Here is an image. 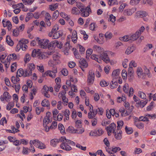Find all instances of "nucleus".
<instances>
[{
    "label": "nucleus",
    "instance_id": "1",
    "mask_svg": "<svg viewBox=\"0 0 156 156\" xmlns=\"http://www.w3.org/2000/svg\"><path fill=\"white\" fill-rule=\"evenodd\" d=\"M63 139L62 141V143L60 145L61 148L66 151L71 150L72 148L69 145L74 146L76 144L75 143L69 140L66 139L65 137H63Z\"/></svg>",
    "mask_w": 156,
    "mask_h": 156
},
{
    "label": "nucleus",
    "instance_id": "2",
    "mask_svg": "<svg viewBox=\"0 0 156 156\" xmlns=\"http://www.w3.org/2000/svg\"><path fill=\"white\" fill-rule=\"evenodd\" d=\"M144 30V27L142 26L135 34L129 35V37H130L129 40H130V41H134L136 40Z\"/></svg>",
    "mask_w": 156,
    "mask_h": 156
},
{
    "label": "nucleus",
    "instance_id": "3",
    "mask_svg": "<svg viewBox=\"0 0 156 156\" xmlns=\"http://www.w3.org/2000/svg\"><path fill=\"white\" fill-rule=\"evenodd\" d=\"M40 38L37 37L36 38V41L38 42L39 45L41 47L44 49L48 48V44L49 41L47 39H40Z\"/></svg>",
    "mask_w": 156,
    "mask_h": 156
},
{
    "label": "nucleus",
    "instance_id": "4",
    "mask_svg": "<svg viewBox=\"0 0 156 156\" xmlns=\"http://www.w3.org/2000/svg\"><path fill=\"white\" fill-rule=\"evenodd\" d=\"M133 98L134 101L136 102V106L137 107H140L143 108L147 103V100L144 101H140L139 99H138V98L135 95H134Z\"/></svg>",
    "mask_w": 156,
    "mask_h": 156
},
{
    "label": "nucleus",
    "instance_id": "5",
    "mask_svg": "<svg viewBox=\"0 0 156 156\" xmlns=\"http://www.w3.org/2000/svg\"><path fill=\"white\" fill-rule=\"evenodd\" d=\"M95 75L92 70H90L87 76V82L89 85L92 84L94 81Z\"/></svg>",
    "mask_w": 156,
    "mask_h": 156
},
{
    "label": "nucleus",
    "instance_id": "6",
    "mask_svg": "<svg viewBox=\"0 0 156 156\" xmlns=\"http://www.w3.org/2000/svg\"><path fill=\"white\" fill-rule=\"evenodd\" d=\"M82 12L81 15L82 16L87 17L90 14V12H91L90 8V6H87L86 8L85 7L81 11Z\"/></svg>",
    "mask_w": 156,
    "mask_h": 156
},
{
    "label": "nucleus",
    "instance_id": "7",
    "mask_svg": "<svg viewBox=\"0 0 156 156\" xmlns=\"http://www.w3.org/2000/svg\"><path fill=\"white\" fill-rule=\"evenodd\" d=\"M56 69L54 70L53 71H48L46 72L44 74H43V76L44 77L45 76H49L52 78H54L56 76L55 73H57Z\"/></svg>",
    "mask_w": 156,
    "mask_h": 156
},
{
    "label": "nucleus",
    "instance_id": "8",
    "mask_svg": "<svg viewBox=\"0 0 156 156\" xmlns=\"http://www.w3.org/2000/svg\"><path fill=\"white\" fill-rule=\"evenodd\" d=\"M116 128L115 124L114 123H112L110 124L108 126H107L106 128V129L107 131L109 130L110 133H112V132L113 133H115V132Z\"/></svg>",
    "mask_w": 156,
    "mask_h": 156
},
{
    "label": "nucleus",
    "instance_id": "9",
    "mask_svg": "<svg viewBox=\"0 0 156 156\" xmlns=\"http://www.w3.org/2000/svg\"><path fill=\"white\" fill-rule=\"evenodd\" d=\"M35 144V147L41 149H44L46 148L45 145L41 142L37 140H34Z\"/></svg>",
    "mask_w": 156,
    "mask_h": 156
},
{
    "label": "nucleus",
    "instance_id": "10",
    "mask_svg": "<svg viewBox=\"0 0 156 156\" xmlns=\"http://www.w3.org/2000/svg\"><path fill=\"white\" fill-rule=\"evenodd\" d=\"M99 57H101V59L106 63H108L110 62V59L108 56V55L105 52H104L102 54H101Z\"/></svg>",
    "mask_w": 156,
    "mask_h": 156
},
{
    "label": "nucleus",
    "instance_id": "11",
    "mask_svg": "<svg viewBox=\"0 0 156 156\" xmlns=\"http://www.w3.org/2000/svg\"><path fill=\"white\" fill-rule=\"evenodd\" d=\"M120 72V70L119 69L114 70L112 74V79L117 80L119 78V75Z\"/></svg>",
    "mask_w": 156,
    "mask_h": 156
},
{
    "label": "nucleus",
    "instance_id": "12",
    "mask_svg": "<svg viewBox=\"0 0 156 156\" xmlns=\"http://www.w3.org/2000/svg\"><path fill=\"white\" fill-rule=\"evenodd\" d=\"M62 139H63L62 137L58 139H52L51 141V144L53 147H55L58 143L62 142Z\"/></svg>",
    "mask_w": 156,
    "mask_h": 156
},
{
    "label": "nucleus",
    "instance_id": "13",
    "mask_svg": "<svg viewBox=\"0 0 156 156\" xmlns=\"http://www.w3.org/2000/svg\"><path fill=\"white\" fill-rule=\"evenodd\" d=\"M59 44V42L56 40H55L50 42L49 43H48V48H49L51 47H55Z\"/></svg>",
    "mask_w": 156,
    "mask_h": 156
},
{
    "label": "nucleus",
    "instance_id": "14",
    "mask_svg": "<svg viewBox=\"0 0 156 156\" xmlns=\"http://www.w3.org/2000/svg\"><path fill=\"white\" fill-rule=\"evenodd\" d=\"M117 81V80L112 79V80L111 81L110 84V87L112 89L116 88L118 85V83Z\"/></svg>",
    "mask_w": 156,
    "mask_h": 156
},
{
    "label": "nucleus",
    "instance_id": "15",
    "mask_svg": "<svg viewBox=\"0 0 156 156\" xmlns=\"http://www.w3.org/2000/svg\"><path fill=\"white\" fill-rule=\"evenodd\" d=\"M62 33L61 31H58L55 32L53 36V38L54 39H57L59 38L60 37L62 36Z\"/></svg>",
    "mask_w": 156,
    "mask_h": 156
},
{
    "label": "nucleus",
    "instance_id": "16",
    "mask_svg": "<svg viewBox=\"0 0 156 156\" xmlns=\"http://www.w3.org/2000/svg\"><path fill=\"white\" fill-rule=\"evenodd\" d=\"M134 12V10L133 9H127L125 10L124 11V15H127V16L131 15Z\"/></svg>",
    "mask_w": 156,
    "mask_h": 156
},
{
    "label": "nucleus",
    "instance_id": "17",
    "mask_svg": "<svg viewBox=\"0 0 156 156\" xmlns=\"http://www.w3.org/2000/svg\"><path fill=\"white\" fill-rule=\"evenodd\" d=\"M137 15L138 16H139L141 17H143L147 16V13L145 11H138L137 12Z\"/></svg>",
    "mask_w": 156,
    "mask_h": 156
},
{
    "label": "nucleus",
    "instance_id": "18",
    "mask_svg": "<svg viewBox=\"0 0 156 156\" xmlns=\"http://www.w3.org/2000/svg\"><path fill=\"white\" fill-rule=\"evenodd\" d=\"M17 58V56L15 54H13L9 55L7 57V60L9 62L11 59L15 60Z\"/></svg>",
    "mask_w": 156,
    "mask_h": 156
},
{
    "label": "nucleus",
    "instance_id": "19",
    "mask_svg": "<svg viewBox=\"0 0 156 156\" xmlns=\"http://www.w3.org/2000/svg\"><path fill=\"white\" fill-rule=\"evenodd\" d=\"M80 64L84 67H87L88 66V64L86 61L83 58H81L79 62Z\"/></svg>",
    "mask_w": 156,
    "mask_h": 156
},
{
    "label": "nucleus",
    "instance_id": "20",
    "mask_svg": "<svg viewBox=\"0 0 156 156\" xmlns=\"http://www.w3.org/2000/svg\"><path fill=\"white\" fill-rule=\"evenodd\" d=\"M76 129L72 126H69L66 130V131L70 133H75Z\"/></svg>",
    "mask_w": 156,
    "mask_h": 156
},
{
    "label": "nucleus",
    "instance_id": "21",
    "mask_svg": "<svg viewBox=\"0 0 156 156\" xmlns=\"http://www.w3.org/2000/svg\"><path fill=\"white\" fill-rule=\"evenodd\" d=\"M71 38L72 41L74 43H75L76 42L77 37V35L76 34V33L75 31V32H73Z\"/></svg>",
    "mask_w": 156,
    "mask_h": 156
},
{
    "label": "nucleus",
    "instance_id": "22",
    "mask_svg": "<svg viewBox=\"0 0 156 156\" xmlns=\"http://www.w3.org/2000/svg\"><path fill=\"white\" fill-rule=\"evenodd\" d=\"M93 48L94 50L95 51H96L98 53H101L104 50L103 48H101L100 47L97 45H94Z\"/></svg>",
    "mask_w": 156,
    "mask_h": 156
},
{
    "label": "nucleus",
    "instance_id": "23",
    "mask_svg": "<svg viewBox=\"0 0 156 156\" xmlns=\"http://www.w3.org/2000/svg\"><path fill=\"white\" fill-rule=\"evenodd\" d=\"M122 131L121 130H120L119 133H118V132H117V133H116V132H115V133H114L115 138L118 140L121 139L122 138Z\"/></svg>",
    "mask_w": 156,
    "mask_h": 156
},
{
    "label": "nucleus",
    "instance_id": "24",
    "mask_svg": "<svg viewBox=\"0 0 156 156\" xmlns=\"http://www.w3.org/2000/svg\"><path fill=\"white\" fill-rule=\"evenodd\" d=\"M6 41L7 43L10 46H12L13 45V42L9 36H7L6 38Z\"/></svg>",
    "mask_w": 156,
    "mask_h": 156
},
{
    "label": "nucleus",
    "instance_id": "25",
    "mask_svg": "<svg viewBox=\"0 0 156 156\" xmlns=\"http://www.w3.org/2000/svg\"><path fill=\"white\" fill-rule=\"evenodd\" d=\"M133 68L129 67L128 71V76L131 77L133 76Z\"/></svg>",
    "mask_w": 156,
    "mask_h": 156
},
{
    "label": "nucleus",
    "instance_id": "26",
    "mask_svg": "<svg viewBox=\"0 0 156 156\" xmlns=\"http://www.w3.org/2000/svg\"><path fill=\"white\" fill-rule=\"evenodd\" d=\"M41 105L43 107H49L50 104L49 102V101L48 100H46V99H44L41 102Z\"/></svg>",
    "mask_w": 156,
    "mask_h": 156
},
{
    "label": "nucleus",
    "instance_id": "27",
    "mask_svg": "<svg viewBox=\"0 0 156 156\" xmlns=\"http://www.w3.org/2000/svg\"><path fill=\"white\" fill-rule=\"evenodd\" d=\"M16 75H18V76L19 77H21L22 76L24 77V71H23L22 69L20 68L17 71Z\"/></svg>",
    "mask_w": 156,
    "mask_h": 156
},
{
    "label": "nucleus",
    "instance_id": "28",
    "mask_svg": "<svg viewBox=\"0 0 156 156\" xmlns=\"http://www.w3.org/2000/svg\"><path fill=\"white\" fill-rule=\"evenodd\" d=\"M32 71L30 70V69L27 68L24 71V77L29 76L31 75Z\"/></svg>",
    "mask_w": 156,
    "mask_h": 156
},
{
    "label": "nucleus",
    "instance_id": "29",
    "mask_svg": "<svg viewBox=\"0 0 156 156\" xmlns=\"http://www.w3.org/2000/svg\"><path fill=\"white\" fill-rule=\"evenodd\" d=\"M80 12V10L77 8L74 7L72 8L71 11V13L72 14L77 15L79 14Z\"/></svg>",
    "mask_w": 156,
    "mask_h": 156
},
{
    "label": "nucleus",
    "instance_id": "30",
    "mask_svg": "<svg viewBox=\"0 0 156 156\" xmlns=\"http://www.w3.org/2000/svg\"><path fill=\"white\" fill-rule=\"evenodd\" d=\"M59 14V12L58 10L55 11L53 14L52 19L55 20L58 17Z\"/></svg>",
    "mask_w": 156,
    "mask_h": 156
},
{
    "label": "nucleus",
    "instance_id": "31",
    "mask_svg": "<svg viewBox=\"0 0 156 156\" xmlns=\"http://www.w3.org/2000/svg\"><path fill=\"white\" fill-rule=\"evenodd\" d=\"M134 50L133 47H128L126 50L125 53L126 54L129 55Z\"/></svg>",
    "mask_w": 156,
    "mask_h": 156
},
{
    "label": "nucleus",
    "instance_id": "32",
    "mask_svg": "<svg viewBox=\"0 0 156 156\" xmlns=\"http://www.w3.org/2000/svg\"><path fill=\"white\" fill-rule=\"evenodd\" d=\"M118 126L117 127V130H119L122 127L123 124V122L122 121H119L117 122Z\"/></svg>",
    "mask_w": 156,
    "mask_h": 156
},
{
    "label": "nucleus",
    "instance_id": "33",
    "mask_svg": "<svg viewBox=\"0 0 156 156\" xmlns=\"http://www.w3.org/2000/svg\"><path fill=\"white\" fill-rule=\"evenodd\" d=\"M50 122L49 119L44 117L43 119V126L44 127H46L47 125Z\"/></svg>",
    "mask_w": 156,
    "mask_h": 156
},
{
    "label": "nucleus",
    "instance_id": "34",
    "mask_svg": "<svg viewBox=\"0 0 156 156\" xmlns=\"http://www.w3.org/2000/svg\"><path fill=\"white\" fill-rule=\"evenodd\" d=\"M30 147L31 148L30 149V151H33L34 152L35 151V150L34 149V146H33V144H34V145L35 141L34 140H31L30 142Z\"/></svg>",
    "mask_w": 156,
    "mask_h": 156
},
{
    "label": "nucleus",
    "instance_id": "35",
    "mask_svg": "<svg viewBox=\"0 0 156 156\" xmlns=\"http://www.w3.org/2000/svg\"><path fill=\"white\" fill-rule=\"evenodd\" d=\"M129 35L128 36H124L123 37H120L119 39L121 41H123L125 42L130 41L129 40Z\"/></svg>",
    "mask_w": 156,
    "mask_h": 156
},
{
    "label": "nucleus",
    "instance_id": "36",
    "mask_svg": "<svg viewBox=\"0 0 156 156\" xmlns=\"http://www.w3.org/2000/svg\"><path fill=\"white\" fill-rule=\"evenodd\" d=\"M129 89V85L128 83H126L123 87V90L125 93H128V92Z\"/></svg>",
    "mask_w": 156,
    "mask_h": 156
},
{
    "label": "nucleus",
    "instance_id": "37",
    "mask_svg": "<svg viewBox=\"0 0 156 156\" xmlns=\"http://www.w3.org/2000/svg\"><path fill=\"white\" fill-rule=\"evenodd\" d=\"M3 96H4L5 100L8 102V99L11 98V96L9 93L5 91L3 93Z\"/></svg>",
    "mask_w": 156,
    "mask_h": 156
},
{
    "label": "nucleus",
    "instance_id": "38",
    "mask_svg": "<svg viewBox=\"0 0 156 156\" xmlns=\"http://www.w3.org/2000/svg\"><path fill=\"white\" fill-rule=\"evenodd\" d=\"M125 129L126 133L128 134H130L132 133L133 131L132 128H128L127 126H126Z\"/></svg>",
    "mask_w": 156,
    "mask_h": 156
},
{
    "label": "nucleus",
    "instance_id": "39",
    "mask_svg": "<svg viewBox=\"0 0 156 156\" xmlns=\"http://www.w3.org/2000/svg\"><path fill=\"white\" fill-rule=\"evenodd\" d=\"M14 104L13 102H10L6 106L7 110H10L14 106Z\"/></svg>",
    "mask_w": 156,
    "mask_h": 156
},
{
    "label": "nucleus",
    "instance_id": "40",
    "mask_svg": "<svg viewBox=\"0 0 156 156\" xmlns=\"http://www.w3.org/2000/svg\"><path fill=\"white\" fill-rule=\"evenodd\" d=\"M121 149V148L119 147H112L111 151L113 154L116 153L118 151H120Z\"/></svg>",
    "mask_w": 156,
    "mask_h": 156
},
{
    "label": "nucleus",
    "instance_id": "41",
    "mask_svg": "<svg viewBox=\"0 0 156 156\" xmlns=\"http://www.w3.org/2000/svg\"><path fill=\"white\" fill-rule=\"evenodd\" d=\"M105 38L107 39H111L112 36V34L109 32H107L105 34Z\"/></svg>",
    "mask_w": 156,
    "mask_h": 156
},
{
    "label": "nucleus",
    "instance_id": "42",
    "mask_svg": "<svg viewBox=\"0 0 156 156\" xmlns=\"http://www.w3.org/2000/svg\"><path fill=\"white\" fill-rule=\"evenodd\" d=\"M58 129L60 130L61 133H64L65 132V128L63 125L61 123L58 124Z\"/></svg>",
    "mask_w": 156,
    "mask_h": 156
},
{
    "label": "nucleus",
    "instance_id": "43",
    "mask_svg": "<svg viewBox=\"0 0 156 156\" xmlns=\"http://www.w3.org/2000/svg\"><path fill=\"white\" fill-rule=\"evenodd\" d=\"M122 76L124 80L127 78V73L125 70L123 69L122 70Z\"/></svg>",
    "mask_w": 156,
    "mask_h": 156
},
{
    "label": "nucleus",
    "instance_id": "44",
    "mask_svg": "<svg viewBox=\"0 0 156 156\" xmlns=\"http://www.w3.org/2000/svg\"><path fill=\"white\" fill-rule=\"evenodd\" d=\"M31 57L30 55L27 54L24 58V61L26 63L28 62L30 60Z\"/></svg>",
    "mask_w": 156,
    "mask_h": 156
},
{
    "label": "nucleus",
    "instance_id": "45",
    "mask_svg": "<svg viewBox=\"0 0 156 156\" xmlns=\"http://www.w3.org/2000/svg\"><path fill=\"white\" fill-rule=\"evenodd\" d=\"M19 34V31L18 28L14 29L13 30V35L15 37L18 36Z\"/></svg>",
    "mask_w": 156,
    "mask_h": 156
},
{
    "label": "nucleus",
    "instance_id": "46",
    "mask_svg": "<svg viewBox=\"0 0 156 156\" xmlns=\"http://www.w3.org/2000/svg\"><path fill=\"white\" fill-rule=\"evenodd\" d=\"M22 1L25 5H31L34 1V0H22Z\"/></svg>",
    "mask_w": 156,
    "mask_h": 156
},
{
    "label": "nucleus",
    "instance_id": "47",
    "mask_svg": "<svg viewBox=\"0 0 156 156\" xmlns=\"http://www.w3.org/2000/svg\"><path fill=\"white\" fill-rule=\"evenodd\" d=\"M139 96L141 98L145 99H146V96L144 93L142 92H139L138 93Z\"/></svg>",
    "mask_w": 156,
    "mask_h": 156
},
{
    "label": "nucleus",
    "instance_id": "48",
    "mask_svg": "<svg viewBox=\"0 0 156 156\" xmlns=\"http://www.w3.org/2000/svg\"><path fill=\"white\" fill-rule=\"evenodd\" d=\"M138 121H148L149 120L147 117L146 116H140L138 119Z\"/></svg>",
    "mask_w": 156,
    "mask_h": 156
},
{
    "label": "nucleus",
    "instance_id": "49",
    "mask_svg": "<svg viewBox=\"0 0 156 156\" xmlns=\"http://www.w3.org/2000/svg\"><path fill=\"white\" fill-rule=\"evenodd\" d=\"M140 0H130V3L131 5H134L137 4Z\"/></svg>",
    "mask_w": 156,
    "mask_h": 156
},
{
    "label": "nucleus",
    "instance_id": "50",
    "mask_svg": "<svg viewBox=\"0 0 156 156\" xmlns=\"http://www.w3.org/2000/svg\"><path fill=\"white\" fill-rule=\"evenodd\" d=\"M76 6L77 8L79 9L81 11L83 9V8L85 7L83 4L80 2L77 3Z\"/></svg>",
    "mask_w": 156,
    "mask_h": 156
},
{
    "label": "nucleus",
    "instance_id": "51",
    "mask_svg": "<svg viewBox=\"0 0 156 156\" xmlns=\"http://www.w3.org/2000/svg\"><path fill=\"white\" fill-rule=\"evenodd\" d=\"M22 45H23V44L21 43V41H19L18 44L16 46V51H18L21 48H22Z\"/></svg>",
    "mask_w": 156,
    "mask_h": 156
},
{
    "label": "nucleus",
    "instance_id": "52",
    "mask_svg": "<svg viewBox=\"0 0 156 156\" xmlns=\"http://www.w3.org/2000/svg\"><path fill=\"white\" fill-rule=\"evenodd\" d=\"M81 122L80 120H77L76 122V126L77 128L82 127Z\"/></svg>",
    "mask_w": 156,
    "mask_h": 156
},
{
    "label": "nucleus",
    "instance_id": "53",
    "mask_svg": "<svg viewBox=\"0 0 156 156\" xmlns=\"http://www.w3.org/2000/svg\"><path fill=\"white\" fill-rule=\"evenodd\" d=\"M100 84L101 87H105L108 85L109 83L106 82L105 81L103 80L100 82Z\"/></svg>",
    "mask_w": 156,
    "mask_h": 156
},
{
    "label": "nucleus",
    "instance_id": "54",
    "mask_svg": "<svg viewBox=\"0 0 156 156\" xmlns=\"http://www.w3.org/2000/svg\"><path fill=\"white\" fill-rule=\"evenodd\" d=\"M35 66L33 63L29 64L27 68L33 71L35 69Z\"/></svg>",
    "mask_w": 156,
    "mask_h": 156
},
{
    "label": "nucleus",
    "instance_id": "55",
    "mask_svg": "<svg viewBox=\"0 0 156 156\" xmlns=\"http://www.w3.org/2000/svg\"><path fill=\"white\" fill-rule=\"evenodd\" d=\"M39 52L38 51H37L36 50L34 49L32 52V54L31 55V56L32 57H36V55L39 54Z\"/></svg>",
    "mask_w": 156,
    "mask_h": 156
},
{
    "label": "nucleus",
    "instance_id": "56",
    "mask_svg": "<svg viewBox=\"0 0 156 156\" xmlns=\"http://www.w3.org/2000/svg\"><path fill=\"white\" fill-rule=\"evenodd\" d=\"M16 63H13L11 66V71L12 72H14L16 69Z\"/></svg>",
    "mask_w": 156,
    "mask_h": 156
},
{
    "label": "nucleus",
    "instance_id": "57",
    "mask_svg": "<svg viewBox=\"0 0 156 156\" xmlns=\"http://www.w3.org/2000/svg\"><path fill=\"white\" fill-rule=\"evenodd\" d=\"M62 73L64 76H66L68 74V71L66 69H63L61 71Z\"/></svg>",
    "mask_w": 156,
    "mask_h": 156
},
{
    "label": "nucleus",
    "instance_id": "58",
    "mask_svg": "<svg viewBox=\"0 0 156 156\" xmlns=\"http://www.w3.org/2000/svg\"><path fill=\"white\" fill-rule=\"evenodd\" d=\"M92 125L93 126H95L96 125L97 122V119L94 118L91 121Z\"/></svg>",
    "mask_w": 156,
    "mask_h": 156
},
{
    "label": "nucleus",
    "instance_id": "59",
    "mask_svg": "<svg viewBox=\"0 0 156 156\" xmlns=\"http://www.w3.org/2000/svg\"><path fill=\"white\" fill-rule=\"evenodd\" d=\"M74 54L76 58H79L80 57V55H79L76 49H75L74 52Z\"/></svg>",
    "mask_w": 156,
    "mask_h": 156
},
{
    "label": "nucleus",
    "instance_id": "60",
    "mask_svg": "<svg viewBox=\"0 0 156 156\" xmlns=\"http://www.w3.org/2000/svg\"><path fill=\"white\" fill-rule=\"evenodd\" d=\"M78 45L80 48V51L81 53L83 54L84 53L85 51V49L81 45L79 44Z\"/></svg>",
    "mask_w": 156,
    "mask_h": 156
},
{
    "label": "nucleus",
    "instance_id": "61",
    "mask_svg": "<svg viewBox=\"0 0 156 156\" xmlns=\"http://www.w3.org/2000/svg\"><path fill=\"white\" fill-rule=\"evenodd\" d=\"M109 19L110 21L113 23L116 20L115 17L112 14L110 15Z\"/></svg>",
    "mask_w": 156,
    "mask_h": 156
},
{
    "label": "nucleus",
    "instance_id": "62",
    "mask_svg": "<svg viewBox=\"0 0 156 156\" xmlns=\"http://www.w3.org/2000/svg\"><path fill=\"white\" fill-rule=\"evenodd\" d=\"M11 128L12 133H17L20 131V130L18 129H16L14 126H11Z\"/></svg>",
    "mask_w": 156,
    "mask_h": 156
},
{
    "label": "nucleus",
    "instance_id": "63",
    "mask_svg": "<svg viewBox=\"0 0 156 156\" xmlns=\"http://www.w3.org/2000/svg\"><path fill=\"white\" fill-rule=\"evenodd\" d=\"M38 56L39 59H45V55L42 53H39V54L38 55Z\"/></svg>",
    "mask_w": 156,
    "mask_h": 156
},
{
    "label": "nucleus",
    "instance_id": "64",
    "mask_svg": "<svg viewBox=\"0 0 156 156\" xmlns=\"http://www.w3.org/2000/svg\"><path fill=\"white\" fill-rule=\"evenodd\" d=\"M75 63L73 62H71L68 63V66L71 68H73L75 66Z\"/></svg>",
    "mask_w": 156,
    "mask_h": 156
}]
</instances>
